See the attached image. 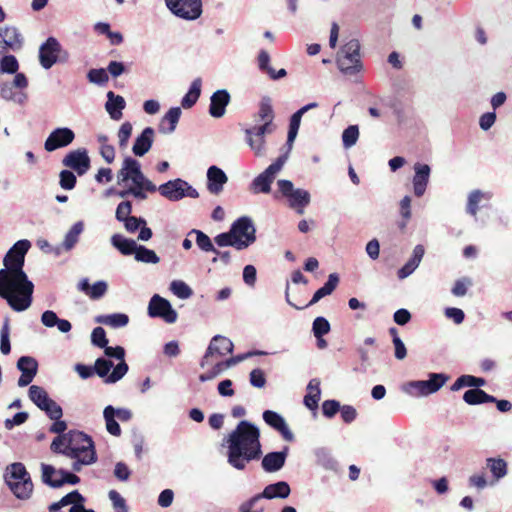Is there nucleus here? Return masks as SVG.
I'll use <instances>...</instances> for the list:
<instances>
[{
	"label": "nucleus",
	"instance_id": "603ef678",
	"mask_svg": "<svg viewBox=\"0 0 512 512\" xmlns=\"http://www.w3.org/2000/svg\"><path fill=\"white\" fill-rule=\"evenodd\" d=\"M401 391L413 398L426 397L420 380H412L401 386Z\"/></svg>",
	"mask_w": 512,
	"mask_h": 512
},
{
	"label": "nucleus",
	"instance_id": "39448f33",
	"mask_svg": "<svg viewBox=\"0 0 512 512\" xmlns=\"http://www.w3.org/2000/svg\"><path fill=\"white\" fill-rule=\"evenodd\" d=\"M5 482L16 498L28 500L32 496L33 483L22 463L16 462L7 466Z\"/></svg>",
	"mask_w": 512,
	"mask_h": 512
},
{
	"label": "nucleus",
	"instance_id": "de8ad7c7",
	"mask_svg": "<svg viewBox=\"0 0 512 512\" xmlns=\"http://www.w3.org/2000/svg\"><path fill=\"white\" fill-rule=\"evenodd\" d=\"M97 322L110 326L112 328H120L128 324L129 317L124 313H113L98 317Z\"/></svg>",
	"mask_w": 512,
	"mask_h": 512
},
{
	"label": "nucleus",
	"instance_id": "5701e85b",
	"mask_svg": "<svg viewBox=\"0 0 512 512\" xmlns=\"http://www.w3.org/2000/svg\"><path fill=\"white\" fill-rule=\"evenodd\" d=\"M262 416L265 423L278 431L286 441L291 442L294 440V434L289 429L283 416L272 410L264 411Z\"/></svg>",
	"mask_w": 512,
	"mask_h": 512
},
{
	"label": "nucleus",
	"instance_id": "4d7b16f0",
	"mask_svg": "<svg viewBox=\"0 0 512 512\" xmlns=\"http://www.w3.org/2000/svg\"><path fill=\"white\" fill-rule=\"evenodd\" d=\"M0 351L7 355L11 351L9 319H5L0 330Z\"/></svg>",
	"mask_w": 512,
	"mask_h": 512
},
{
	"label": "nucleus",
	"instance_id": "ddd939ff",
	"mask_svg": "<svg viewBox=\"0 0 512 512\" xmlns=\"http://www.w3.org/2000/svg\"><path fill=\"white\" fill-rule=\"evenodd\" d=\"M272 132L267 130L265 126H250L244 129L245 142L256 157L264 158L267 156L268 148L265 135Z\"/></svg>",
	"mask_w": 512,
	"mask_h": 512
},
{
	"label": "nucleus",
	"instance_id": "8fccbe9b",
	"mask_svg": "<svg viewBox=\"0 0 512 512\" xmlns=\"http://www.w3.org/2000/svg\"><path fill=\"white\" fill-rule=\"evenodd\" d=\"M193 234L196 236V245L198 246V248L201 251H203V252L215 251L214 244L207 234H205L201 230L192 229L189 231L188 236L193 235Z\"/></svg>",
	"mask_w": 512,
	"mask_h": 512
},
{
	"label": "nucleus",
	"instance_id": "774afa93",
	"mask_svg": "<svg viewBox=\"0 0 512 512\" xmlns=\"http://www.w3.org/2000/svg\"><path fill=\"white\" fill-rule=\"evenodd\" d=\"M59 184L65 190H72L76 184V176L70 170H63L60 172Z\"/></svg>",
	"mask_w": 512,
	"mask_h": 512
},
{
	"label": "nucleus",
	"instance_id": "f257e3e1",
	"mask_svg": "<svg viewBox=\"0 0 512 512\" xmlns=\"http://www.w3.org/2000/svg\"><path fill=\"white\" fill-rule=\"evenodd\" d=\"M118 185H124V190L118 191L120 198L132 196L137 200H146L149 193L159 191L160 195L169 201L176 202L185 197L196 199L199 197L198 191L187 181L177 178L169 180L157 187L142 172L141 164L131 156L123 159L121 168L117 172Z\"/></svg>",
	"mask_w": 512,
	"mask_h": 512
},
{
	"label": "nucleus",
	"instance_id": "f8f14e48",
	"mask_svg": "<svg viewBox=\"0 0 512 512\" xmlns=\"http://www.w3.org/2000/svg\"><path fill=\"white\" fill-rule=\"evenodd\" d=\"M233 342L222 335H215L200 361L201 368H205L215 360L233 352Z\"/></svg>",
	"mask_w": 512,
	"mask_h": 512
},
{
	"label": "nucleus",
	"instance_id": "338daca9",
	"mask_svg": "<svg viewBox=\"0 0 512 512\" xmlns=\"http://www.w3.org/2000/svg\"><path fill=\"white\" fill-rule=\"evenodd\" d=\"M132 203L130 201H122L118 204L115 217L119 222H123L131 217Z\"/></svg>",
	"mask_w": 512,
	"mask_h": 512
},
{
	"label": "nucleus",
	"instance_id": "c03bdc74",
	"mask_svg": "<svg viewBox=\"0 0 512 512\" xmlns=\"http://www.w3.org/2000/svg\"><path fill=\"white\" fill-rule=\"evenodd\" d=\"M0 96L6 101H12L19 105L25 104L28 99L26 92H15L14 86L9 82L0 85Z\"/></svg>",
	"mask_w": 512,
	"mask_h": 512
},
{
	"label": "nucleus",
	"instance_id": "0e129e2a",
	"mask_svg": "<svg viewBox=\"0 0 512 512\" xmlns=\"http://www.w3.org/2000/svg\"><path fill=\"white\" fill-rule=\"evenodd\" d=\"M87 78L91 83L98 85H103L109 80L107 71L103 68L91 69L87 74Z\"/></svg>",
	"mask_w": 512,
	"mask_h": 512
},
{
	"label": "nucleus",
	"instance_id": "37998d69",
	"mask_svg": "<svg viewBox=\"0 0 512 512\" xmlns=\"http://www.w3.org/2000/svg\"><path fill=\"white\" fill-rule=\"evenodd\" d=\"M111 244L123 255H135L139 246L135 240L125 238L120 234H114L111 237Z\"/></svg>",
	"mask_w": 512,
	"mask_h": 512
},
{
	"label": "nucleus",
	"instance_id": "79ce46f5",
	"mask_svg": "<svg viewBox=\"0 0 512 512\" xmlns=\"http://www.w3.org/2000/svg\"><path fill=\"white\" fill-rule=\"evenodd\" d=\"M201 88H202V80L201 78H195L187 93L183 96L181 100V106L184 109H190L192 108L196 102L198 101L200 95H201Z\"/></svg>",
	"mask_w": 512,
	"mask_h": 512
},
{
	"label": "nucleus",
	"instance_id": "6ab92c4d",
	"mask_svg": "<svg viewBox=\"0 0 512 512\" xmlns=\"http://www.w3.org/2000/svg\"><path fill=\"white\" fill-rule=\"evenodd\" d=\"M22 45L23 38L16 27H0V56L9 51H18Z\"/></svg>",
	"mask_w": 512,
	"mask_h": 512
},
{
	"label": "nucleus",
	"instance_id": "bb28decb",
	"mask_svg": "<svg viewBox=\"0 0 512 512\" xmlns=\"http://www.w3.org/2000/svg\"><path fill=\"white\" fill-rule=\"evenodd\" d=\"M491 197L492 194L488 191L472 190L467 196L466 212L476 218L480 208L489 202Z\"/></svg>",
	"mask_w": 512,
	"mask_h": 512
},
{
	"label": "nucleus",
	"instance_id": "13d9d810",
	"mask_svg": "<svg viewBox=\"0 0 512 512\" xmlns=\"http://www.w3.org/2000/svg\"><path fill=\"white\" fill-rule=\"evenodd\" d=\"M359 138V128L357 125H350L342 133L343 146L348 149L354 146Z\"/></svg>",
	"mask_w": 512,
	"mask_h": 512
},
{
	"label": "nucleus",
	"instance_id": "b1692460",
	"mask_svg": "<svg viewBox=\"0 0 512 512\" xmlns=\"http://www.w3.org/2000/svg\"><path fill=\"white\" fill-rule=\"evenodd\" d=\"M414 176L412 179L413 191L417 197L424 195L429 183L431 168L428 164L415 163L414 164Z\"/></svg>",
	"mask_w": 512,
	"mask_h": 512
},
{
	"label": "nucleus",
	"instance_id": "052dcab7",
	"mask_svg": "<svg viewBox=\"0 0 512 512\" xmlns=\"http://www.w3.org/2000/svg\"><path fill=\"white\" fill-rule=\"evenodd\" d=\"M331 327L329 321L322 317H316L312 324V332L315 338H319V336H324L329 333Z\"/></svg>",
	"mask_w": 512,
	"mask_h": 512
},
{
	"label": "nucleus",
	"instance_id": "aec40b11",
	"mask_svg": "<svg viewBox=\"0 0 512 512\" xmlns=\"http://www.w3.org/2000/svg\"><path fill=\"white\" fill-rule=\"evenodd\" d=\"M75 139V133L68 127H59L54 129L44 143V148L48 152L70 145Z\"/></svg>",
	"mask_w": 512,
	"mask_h": 512
},
{
	"label": "nucleus",
	"instance_id": "20e7f679",
	"mask_svg": "<svg viewBox=\"0 0 512 512\" xmlns=\"http://www.w3.org/2000/svg\"><path fill=\"white\" fill-rule=\"evenodd\" d=\"M51 449L71 458L73 460L71 467L76 472L97 460L91 437L81 431H69L56 437L51 443Z\"/></svg>",
	"mask_w": 512,
	"mask_h": 512
},
{
	"label": "nucleus",
	"instance_id": "4be33fe9",
	"mask_svg": "<svg viewBox=\"0 0 512 512\" xmlns=\"http://www.w3.org/2000/svg\"><path fill=\"white\" fill-rule=\"evenodd\" d=\"M63 165L75 170L78 175L85 174L90 167V158L86 150H75L69 152L62 161Z\"/></svg>",
	"mask_w": 512,
	"mask_h": 512
},
{
	"label": "nucleus",
	"instance_id": "09e8293b",
	"mask_svg": "<svg viewBox=\"0 0 512 512\" xmlns=\"http://www.w3.org/2000/svg\"><path fill=\"white\" fill-rule=\"evenodd\" d=\"M75 501H85V498L77 490L68 493L58 502L52 503L49 506V512H59L63 507H66Z\"/></svg>",
	"mask_w": 512,
	"mask_h": 512
},
{
	"label": "nucleus",
	"instance_id": "9b49d317",
	"mask_svg": "<svg viewBox=\"0 0 512 512\" xmlns=\"http://www.w3.org/2000/svg\"><path fill=\"white\" fill-rule=\"evenodd\" d=\"M28 395L30 400L39 409L44 411L51 420L61 419L63 415L61 406L49 397L44 388L37 385H31Z\"/></svg>",
	"mask_w": 512,
	"mask_h": 512
},
{
	"label": "nucleus",
	"instance_id": "6e6d98bb",
	"mask_svg": "<svg viewBox=\"0 0 512 512\" xmlns=\"http://www.w3.org/2000/svg\"><path fill=\"white\" fill-rule=\"evenodd\" d=\"M133 126L130 122L126 121L121 124L118 133V145L119 148L125 150L128 147L129 139L132 135Z\"/></svg>",
	"mask_w": 512,
	"mask_h": 512
},
{
	"label": "nucleus",
	"instance_id": "393cba45",
	"mask_svg": "<svg viewBox=\"0 0 512 512\" xmlns=\"http://www.w3.org/2000/svg\"><path fill=\"white\" fill-rule=\"evenodd\" d=\"M289 448L284 447L282 451L269 452L262 457L261 467L267 473H275L281 470L286 462Z\"/></svg>",
	"mask_w": 512,
	"mask_h": 512
},
{
	"label": "nucleus",
	"instance_id": "cd10ccee",
	"mask_svg": "<svg viewBox=\"0 0 512 512\" xmlns=\"http://www.w3.org/2000/svg\"><path fill=\"white\" fill-rule=\"evenodd\" d=\"M255 117L256 121L261 122V124H258L257 126H265L267 130L271 131L275 130V125L273 124L274 110L270 97L265 96L261 99L259 109Z\"/></svg>",
	"mask_w": 512,
	"mask_h": 512
},
{
	"label": "nucleus",
	"instance_id": "c85d7f7f",
	"mask_svg": "<svg viewBox=\"0 0 512 512\" xmlns=\"http://www.w3.org/2000/svg\"><path fill=\"white\" fill-rule=\"evenodd\" d=\"M230 102V94L227 90L221 89L214 92L210 98L209 113L214 118H221L226 112Z\"/></svg>",
	"mask_w": 512,
	"mask_h": 512
},
{
	"label": "nucleus",
	"instance_id": "0eeeda50",
	"mask_svg": "<svg viewBox=\"0 0 512 512\" xmlns=\"http://www.w3.org/2000/svg\"><path fill=\"white\" fill-rule=\"evenodd\" d=\"M279 193L287 198L289 207L298 214H303L305 207L311 201V195L307 190L295 188L290 180L281 179L277 182Z\"/></svg>",
	"mask_w": 512,
	"mask_h": 512
},
{
	"label": "nucleus",
	"instance_id": "f3484780",
	"mask_svg": "<svg viewBox=\"0 0 512 512\" xmlns=\"http://www.w3.org/2000/svg\"><path fill=\"white\" fill-rule=\"evenodd\" d=\"M41 470L42 481L53 488L61 487L65 483L75 485L80 482V478L77 475L63 469L56 470L48 464H42Z\"/></svg>",
	"mask_w": 512,
	"mask_h": 512
},
{
	"label": "nucleus",
	"instance_id": "49530a36",
	"mask_svg": "<svg viewBox=\"0 0 512 512\" xmlns=\"http://www.w3.org/2000/svg\"><path fill=\"white\" fill-rule=\"evenodd\" d=\"M486 384L483 378H478L472 375H462L456 379L451 385L450 389L453 392L459 391L464 387H475L479 388Z\"/></svg>",
	"mask_w": 512,
	"mask_h": 512
},
{
	"label": "nucleus",
	"instance_id": "dca6fc26",
	"mask_svg": "<svg viewBox=\"0 0 512 512\" xmlns=\"http://www.w3.org/2000/svg\"><path fill=\"white\" fill-rule=\"evenodd\" d=\"M133 413L128 408H115L112 405H108L103 410V418L105 421V427L109 434L113 436L121 435V428L116 419L122 422H128L132 419Z\"/></svg>",
	"mask_w": 512,
	"mask_h": 512
},
{
	"label": "nucleus",
	"instance_id": "412c9836",
	"mask_svg": "<svg viewBox=\"0 0 512 512\" xmlns=\"http://www.w3.org/2000/svg\"><path fill=\"white\" fill-rule=\"evenodd\" d=\"M338 282H339V278H338L337 274H335V273L330 274L328 276L327 282L314 293L311 301L306 305V307L314 305L318 301H320L323 297L330 295L334 291V289L337 287ZM285 299H286V302L290 306H292L298 310L303 309V307H298L294 303L291 302L290 296H289V284H287V286H286ZM304 308H305V306H304Z\"/></svg>",
	"mask_w": 512,
	"mask_h": 512
},
{
	"label": "nucleus",
	"instance_id": "ea45409f",
	"mask_svg": "<svg viewBox=\"0 0 512 512\" xmlns=\"http://www.w3.org/2000/svg\"><path fill=\"white\" fill-rule=\"evenodd\" d=\"M181 114L180 107L170 108L161 120L159 131L163 134H172L176 129Z\"/></svg>",
	"mask_w": 512,
	"mask_h": 512
},
{
	"label": "nucleus",
	"instance_id": "c9c22d12",
	"mask_svg": "<svg viewBox=\"0 0 512 512\" xmlns=\"http://www.w3.org/2000/svg\"><path fill=\"white\" fill-rule=\"evenodd\" d=\"M486 467L489 469L493 480L490 485H494L508 474V464L506 460L500 457H490L486 459Z\"/></svg>",
	"mask_w": 512,
	"mask_h": 512
},
{
	"label": "nucleus",
	"instance_id": "4c0bfd02",
	"mask_svg": "<svg viewBox=\"0 0 512 512\" xmlns=\"http://www.w3.org/2000/svg\"><path fill=\"white\" fill-rule=\"evenodd\" d=\"M313 453L319 466L327 471L338 472V462L328 448L318 447Z\"/></svg>",
	"mask_w": 512,
	"mask_h": 512
},
{
	"label": "nucleus",
	"instance_id": "e433bc0d",
	"mask_svg": "<svg viewBox=\"0 0 512 512\" xmlns=\"http://www.w3.org/2000/svg\"><path fill=\"white\" fill-rule=\"evenodd\" d=\"M41 323L47 328L57 327L61 333H68L72 325L66 319H61L52 310H46L41 315Z\"/></svg>",
	"mask_w": 512,
	"mask_h": 512
},
{
	"label": "nucleus",
	"instance_id": "473e14b6",
	"mask_svg": "<svg viewBox=\"0 0 512 512\" xmlns=\"http://www.w3.org/2000/svg\"><path fill=\"white\" fill-rule=\"evenodd\" d=\"M291 493L290 486L285 481H279L273 484L267 485L262 493L257 494L256 496L259 497V500L262 498L265 499H285L287 498Z\"/></svg>",
	"mask_w": 512,
	"mask_h": 512
},
{
	"label": "nucleus",
	"instance_id": "2f4dec72",
	"mask_svg": "<svg viewBox=\"0 0 512 512\" xmlns=\"http://www.w3.org/2000/svg\"><path fill=\"white\" fill-rule=\"evenodd\" d=\"M425 249L423 245L418 244L414 247L411 258L407 261V263L398 270L397 276L399 279L403 280L409 277L420 265L422 258L424 256Z\"/></svg>",
	"mask_w": 512,
	"mask_h": 512
},
{
	"label": "nucleus",
	"instance_id": "f704fd0d",
	"mask_svg": "<svg viewBox=\"0 0 512 512\" xmlns=\"http://www.w3.org/2000/svg\"><path fill=\"white\" fill-rule=\"evenodd\" d=\"M449 379L447 374L431 372L428 374L427 380H420L426 397L437 393Z\"/></svg>",
	"mask_w": 512,
	"mask_h": 512
},
{
	"label": "nucleus",
	"instance_id": "bf43d9fd",
	"mask_svg": "<svg viewBox=\"0 0 512 512\" xmlns=\"http://www.w3.org/2000/svg\"><path fill=\"white\" fill-rule=\"evenodd\" d=\"M170 290L180 299H188L192 294V289L181 280H174L170 283Z\"/></svg>",
	"mask_w": 512,
	"mask_h": 512
},
{
	"label": "nucleus",
	"instance_id": "5fc2aeb1",
	"mask_svg": "<svg viewBox=\"0 0 512 512\" xmlns=\"http://www.w3.org/2000/svg\"><path fill=\"white\" fill-rule=\"evenodd\" d=\"M19 69V63L15 56L3 54L0 56V72L15 74Z\"/></svg>",
	"mask_w": 512,
	"mask_h": 512
},
{
	"label": "nucleus",
	"instance_id": "423d86ee",
	"mask_svg": "<svg viewBox=\"0 0 512 512\" xmlns=\"http://www.w3.org/2000/svg\"><path fill=\"white\" fill-rule=\"evenodd\" d=\"M339 70L346 75H354L361 71L360 43L357 39H351L340 50L337 57Z\"/></svg>",
	"mask_w": 512,
	"mask_h": 512
},
{
	"label": "nucleus",
	"instance_id": "680f3d73",
	"mask_svg": "<svg viewBox=\"0 0 512 512\" xmlns=\"http://www.w3.org/2000/svg\"><path fill=\"white\" fill-rule=\"evenodd\" d=\"M108 497L112 503L113 509L116 512H128V507L125 499L116 490H110Z\"/></svg>",
	"mask_w": 512,
	"mask_h": 512
},
{
	"label": "nucleus",
	"instance_id": "58836bf2",
	"mask_svg": "<svg viewBox=\"0 0 512 512\" xmlns=\"http://www.w3.org/2000/svg\"><path fill=\"white\" fill-rule=\"evenodd\" d=\"M84 231V223L82 221L75 222L66 232L63 242L59 249L65 252L71 251L79 241V237Z\"/></svg>",
	"mask_w": 512,
	"mask_h": 512
},
{
	"label": "nucleus",
	"instance_id": "7ed1b4c3",
	"mask_svg": "<svg viewBox=\"0 0 512 512\" xmlns=\"http://www.w3.org/2000/svg\"><path fill=\"white\" fill-rule=\"evenodd\" d=\"M227 462L236 470H244L262 456L259 428L246 420L240 421L224 439Z\"/></svg>",
	"mask_w": 512,
	"mask_h": 512
},
{
	"label": "nucleus",
	"instance_id": "3c124183",
	"mask_svg": "<svg viewBox=\"0 0 512 512\" xmlns=\"http://www.w3.org/2000/svg\"><path fill=\"white\" fill-rule=\"evenodd\" d=\"M135 260L146 264H157L160 262L158 255L151 249L139 245L134 255Z\"/></svg>",
	"mask_w": 512,
	"mask_h": 512
},
{
	"label": "nucleus",
	"instance_id": "a211bd4d",
	"mask_svg": "<svg viewBox=\"0 0 512 512\" xmlns=\"http://www.w3.org/2000/svg\"><path fill=\"white\" fill-rule=\"evenodd\" d=\"M147 311L151 318H161L169 324L175 323L178 318V314L171 303L158 294L151 297Z\"/></svg>",
	"mask_w": 512,
	"mask_h": 512
},
{
	"label": "nucleus",
	"instance_id": "4468645a",
	"mask_svg": "<svg viewBox=\"0 0 512 512\" xmlns=\"http://www.w3.org/2000/svg\"><path fill=\"white\" fill-rule=\"evenodd\" d=\"M113 366L112 361L105 358H98L94 364V373L100 378L104 379L106 384H114L120 381L128 372V365L126 362H119L111 373L110 370Z\"/></svg>",
	"mask_w": 512,
	"mask_h": 512
},
{
	"label": "nucleus",
	"instance_id": "a18cd8bd",
	"mask_svg": "<svg viewBox=\"0 0 512 512\" xmlns=\"http://www.w3.org/2000/svg\"><path fill=\"white\" fill-rule=\"evenodd\" d=\"M463 400L469 405H477L482 403H490L496 401L494 396L487 394L485 391L474 388L467 390L463 395Z\"/></svg>",
	"mask_w": 512,
	"mask_h": 512
},
{
	"label": "nucleus",
	"instance_id": "c756f323",
	"mask_svg": "<svg viewBox=\"0 0 512 512\" xmlns=\"http://www.w3.org/2000/svg\"><path fill=\"white\" fill-rule=\"evenodd\" d=\"M124 227L127 232L134 233L139 230L138 240L148 241L152 238V230L147 227V222L144 218L131 216L123 221Z\"/></svg>",
	"mask_w": 512,
	"mask_h": 512
},
{
	"label": "nucleus",
	"instance_id": "72a5a7b5",
	"mask_svg": "<svg viewBox=\"0 0 512 512\" xmlns=\"http://www.w3.org/2000/svg\"><path fill=\"white\" fill-rule=\"evenodd\" d=\"M125 99L116 95L113 91L107 93V102L105 109L112 120H120L123 116V110L125 109Z\"/></svg>",
	"mask_w": 512,
	"mask_h": 512
},
{
	"label": "nucleus",
	"instance_id": "7c9ffc66",
	"mask_svg": "<svg viewBox=\"0 0 512 512\" xmlns=\"http://www.w3.org/2000/svg\"><path fill=\"white\" fill-rule=\"evenodd\" d=\"M154 138V129L146 127L140 135L137 136L132 146V152L135 156H144L152 147Z\"/></svg>",
	"mask_w": 512,
	"mask_h": 512
},
{
	"label": "nucleus",
	"instance_id": "a878e982",
	"mask_svg": "<svg viewBox=\"0 0 512 512\" xmlns=\"http://www.w3.org/2000/svg\"><path fill=\"white\" fill-rule=\"evenodd\" d=\"M228 182L226 173L218 166H210L207 170V189L211 194L218 195Z\"/></svg>",
	"mask_w": 512,
	"mask_h": 512
},
{
	"label": "nucleus",
	"instance_id": "9d476101",
	"mask_svg": "<svg viewBox=\"0 0 512 512\" xmlns=\"http://www.w3.org/2000/svg\"><path fill=\"white\" fill-rule=\"evenodd\" d=\"M68 59L69 53L54 37H49L39 48V62L44 69H50L57 62L65 63Z\"/></svg>",
	"mask_w": 512,
	"mask_h": 512
},
{
	"label": "nucleus",
	"instance_id": "2eb2a0df",
	"mask_svg": "<svg viewBox=\"0 0 512 512\" xmlns=\"http://www.w3.org/2000/svg\"><path fill=\"white\" fill-rule=\"evenodd\" d=\"M167 8L177 17L195 20L202 14L201 0H165Z\"/></svg>",
	"mask_w": 512,
	"mask_h": 512
},
{
	"label": "nucleus",
	"instance_id": "a19ab883",
	"mask_svg": "<svg viewBox=\"0 0 512 512\" xmlns=\"http://www.w3.org/2000/svg\"><path fill=\"white\" fill-rule=\"evenodd\" d=\"M321 397L320 381L312 379L307 385V394L304 397L305 406L314 411L318 408V403Z\"/></svg>",
	"mask_w": 512,
	"mask_h": 512
},
{
	"label": "nucleus",
	"instance_id": "1a4fd4ad",
	"mask_svg": "<svg viewBox=\"0 0 512 512\" xmlns=\"http://www.w3.org/2000/svg\"><path fill=\"white\" fill-rule=\"evenodd\" d=\"M230 230L239 251L247 249L256 241V228L248 216H242L235 220Z\"/></svg>",
	"mask_w": 512,
	"mask_h": 512
},
{
	"label": "nucleus",
	"instance_id": "6e6552de",
	"mask_svg": "<svg viewBox=\"0 0 512 512\" xmlns=\"http://www.w3.org/2000/svg\"><path fill=\"white\" fill-rule=\"evenodd\" d=\"M287 161V154L279 156L272 164H270L262 173L253 179L250 189L253 193L268 194L271 191V184L276 176L281 172Z\"/></svg>",
	"mask_w": 512,
	"mask_h": 512
},
{
	"label": "nucleus",
	"instance_id": "e2e57ef3",
	"mask_svg": "<svg viewBox=\"0 0 512 512\" xmlns=\"http://www.w3.org/2000/svg\"><path fill=\"white\" fill-rule=\"evenodd\" d=\"M225 370L227 369L222 361L216 362L210 370L199 376V380L201 382L210 381L216 378L217 376L221 375Z\"/></svg>",
	"mask_w": 512,
	"mask_h": 512
},
{
	"label": "nucleus",
	"instance_id": "864d4df0",
	"mask_svg": "<svg viewBox=\"0 0 512 512\" xmlns=\"http://www.w3.org/2000/svg\"><path fill=\"white\" fill-rule=\"evenodd\" d=\"M17 368L21 371V373H28L32 376H36L38 363L33 357L22 356L17 361Z\"/></svg>",
	"mask_w": 512,
	"mask_h": 512
},
{
	"label": "nucleus",
	"instance_id": "f03ea898",
	"mask_svg": "<svg viewBox=\"0 0 512 512\" xmlns=\"http://www.w3.org/2000/svg\"><path fill=\"white\" fill-rule=\"evenodd\" d=\"M31 247L28 240L17 241L7 252L0 270V297L16 312L27 310L32 304L34 284L23 271L25 254Z\"/></svg>",
	"mask_w": 512,
	"mask_h": 512
},
{
	"label": "nucleus",
	"instance_id": "69168bd1",
	"mask_svg": "<svg viewBox=\"0 0 512 512\" xmlns=\"http://www.w3.org/2000/svg\"><path fill=\"white\" fill-rule=\"evenodd\" d=\"M107 289V282L103 280L97 281L93 285H91L88 297L92 300H98L105 295Z\"/></svg>",
	"mask_w": 512,
	"mask_h": 512
}]
</instances>
